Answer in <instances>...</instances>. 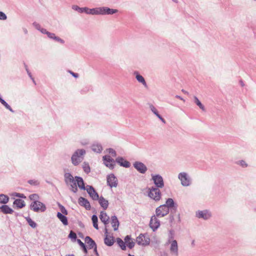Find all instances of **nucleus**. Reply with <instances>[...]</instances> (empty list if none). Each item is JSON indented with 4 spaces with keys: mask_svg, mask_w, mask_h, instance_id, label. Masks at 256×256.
I'll return each mask as SVG.
<instances>
[{
    "mask_svg": "<svg viewBox=\"0 0 256 256\" xmlns=\"http://www.w3.org/2000/svg\"><path fill=\"white\" fill-rule=\"evenodd\" d=\"M86 154L84 149H78L72 154L71 160L74 166L78 165L83 160V156Z\"/></svg>",
    "mask_w": 256,
    "mask_h": 256,
    "instance_id": "f257e3e1",
    "label": "nucleus"
},
{
    "mask_svg": "<svg viewBox=\"0 0 256 256\" xmlns=\"http://www.w3.org/2000/svg\"><path fill=\"white\" fill-rule=\"evenodd\" d=\"M80 205L84 206L87 210H90L91 206L90 202L87 199L80 196L78 200Z\"/></svg>",
    "mask_w": 256,
    "mask_h": 256,
    "instance_id": "f3484780",
    "label": "nucleus"
},
{
    "mask_svg": "<svg viewBox=\"0 0 256 256\" xmlns=\"http://www.w3.org/2000/svg\"><path fill=\"white\" fill-rule=\"evenodd\" d=\"M58 206L60 208V210L61 212H60L63 214L67 215L68 213V211L66 209V208L62 205L60 204V203L58 204Z\"/></svg>",
    "mask_w": 256,
    "mask_h": 256,
    "instance_id": "49530a36",
    "label": "nucleus"
},
{
    "mask_svg": "<svg viewBox=\"0 0 256 256\" xmlns=\"http://www.w3.org/2000/svg\"><path fill=\"white\" fill-rule=\"evenodd\" d=\"M1 211L4 214H12L14 210L8 205H2L0 207Z\"/></svg>",
    "mask_w": 256,
    "mask_h": 256,
    "instance_id": "c756f323",
    "label": "nucleus"
},
{
    "mask_svg": "<svg viewBox=\"0 0 256 256\" xmlns=\"http://www.w3.org/2000/svg\"><path fill=\"white\" fill-rule=\"evenodd\" d=\"M91 148L92 151L96 153H100L102 150V145L98 142L94 143L91 146Z\"/></svg>",
    "mask_w": 256,
    "mask_h": 256,
    "instance_id": "bb28decb",
    "label": "nucleus"
},
{
    "mask_svg": "<svg viewBox=\"0 0 256 256\" xmlns=\"http://www.w3.org/2000/svg\"><path fill=\"white\" fill-rule=\"evenodd\" d=\"M124 242H125L126 243L128 242H130V240H131V237H130V236H128V235L126 236L124 238Z\"/></svg>",
    "mask_w": 256,
    "mask_h": 256,
    "instance_id": "4d7b16f0",
    "label": "nucleus"
},
{
    "mask_svg": "<svg viewBox=\"0 0 256 256\" xmlns=\"http://www.w3.org/2000/svg\"><path fill=\"white\" fill-rule=\"evenodd\" d=\"M160 226V222L156 218V216H152L151 217L150 222V226L154 232Z\"/></svg>",
    "mask_w": 256,
    "mask_h": 256,
    "instance_id": "f8f14e48",
    "label": "nucleus"
},
{
    "mask_svg": "<svg viewBox=\"0 0 256 256\" xmlns=\"http://www.w3.org/2000/svg\"><path fill=\"white\" fill-rule=\"evenodd\" d=\"M32 25L36 30H38L39 31L42 28L40 25L36 22L32 23Z\"/></svg>",
    "mask_w": 256,
    "mask_h": 256,
    "instance_id": "603ef678",
    "label": "nucleus"
},
{
    "mask_svg": "<svg viewBox=\"0 0 256 256\" xmlns=\"http://www.w3.org/2000/svg\"><path fill=\"white\" fill-rule=\"evenodd\" d=\"M94 252L95 254L96 255V256H100L98 252V250H97V246H95L94 248Z\"/></svg>",
    "mask_w": 256,
    "mask_h": 256,
    "instance_id": "680f3d73",
    "label": "nucleus"
},
{
    "mask_svg": "<svg viewBox=\"0 0 256 256\" xmlns=\"http://www.w3.org/2000/svg\"><path fill=\"white\" fill-rule=\"evenodd\" d=\"M6 14L4 12H0V20H6Z\"/></svg>",
    "mask_w": 256,
    "mask_h": 256,
    "instance_id": "864d4df0",
    "label": "nucleus"
},
{
    "mask_svg": "<svg viewBox=\"0 0 256 256\" xmlns=\"http://www.w3.org/2000/svg\"><path fill=\"white\" fill-rule=\"evenodd\" d=\"M196 215L198 218L204 220H208L211 217V214L207 210L198 211Z\"/></svg>",
    "mask_w": 256,
    "mask_h": 256,
    "instance_id": "6ab92c4d",
    "label": "nucleus"
},
{
    "mask_svg": "<svg viewBox=\"0 0 256 256\" xmlns=\"http://www.w3.org/2000/svg\"><path fill=\"white\" fill-rule=\"evenodd\" d=\"M28 198L30 200H32V202H36L38 201H39V200L40 198L38 194H30Z\"/></svg>",
    "mask_w": 256,
    "mask_h": 256,
    "instance_id": "58836bf2",
    "label": "nucleus"
},
{
    "mask_svg": "<svg viewBox=\"0 0 256 256\" xmlns=\"http://www.w3.org/2000/svg\"><path fill=\"white\" fill-rule=\"evenodd\" d=\"M133 166L141 174H144L148 170L146 165L140 162H134Z\"/></svg>",
    "mask_w": 256,
    "mask_h": 256,
    "instance_id": "ddd939ff",
    "label": "nucleus"
},
{
    "mask_svg": "<svg viewBox=\"0 0 256 256\" xmlns=\"http://www.w3.org/2000/svg\"><path fill=\"white\" fill-rule=\"evenodd\" d=\"M100 12L102 15H111L116 13L118 10L116 9L110 8L108 7H100Z\"/></svg>",
    "mask_w": 256,
    "mask_h": 256,
    "instance_id": "2eb2a0df",
    "label": "nucleus"
},
{
    "mask_svg": "<svg viewBox=\"0 0 256 256\" xmlns=\"http://www.w3.org/2000/svg\"><path fill=\"white\" fill-rule=\"evenodd\" d=\"M150 108L152 112L164 123L166 124V120L162 118V116L159 114L156 108L152 104L150 105Z\"/></svg>",
    "mask_w": 256,
    "mask_h": 256,
    "instance_id": "393cba45",
    "label": "nucleus"
},
{
    "mask_svg": "<svg viewBox=\"0 0 256 256\" xmlns=\"http://www.w3.org/2000/svg\"><path fill=\"white\" fill-rule=\"evenodd\" d=\"M136 242L140 246H146L150 244V238L146 233L140 234L136 238Z\"/></svg>",
    "mask_w": 256,
    "mask_h": 256,
    "instance_id": "7ed1b4c3",
    "label": "nucleus"
},
{
    "mask_svg": "<svg viewBox=\"0 0 256 256\" xmlns=\"http://www.w3.org/2000/svg\"><path fill=\"white\" fill-rule=\"evenodd\" d=\"M176 98L182 100L183 102H185V100L180 96L176 95Z\"/></svg>",
    "mask_w": 256,
    "mask_h": 256,
    "instance_id": "0e129e2a",
    "label": "nucleus"
},
{
    "mask_svg": "<svg viewBox=\"0 0 256 256\" xmlns=\"http://www.w3.org/2000/svg\"><path fill=\"white\" fill-rule=\"evenodd\" d=\"M108 152L112 154L113 157H116V153L115 150L112 148H110L106 150Z\"/></svg>",
    "mask_w": 256,
    "mask_h": 256,
    "instance_id": "09e8293b",
    "label": "nucleus"
},
{
    "mask_svg": "<svg viewBox=\"0 0 256 256\" xmlns=\"http://www.w3.org/2000/svg\"><path fill=\"white\" fill-rule=\"evenodd\" d=\"M92 221L94 227L96 229L98 230V218L97 216L95 214H94L92 217Z\"/></svg>",
    "mask_w": 256,
    "mask_h": 256,
    "instance_id": "4c0bfd02",
    "label": "nucleus"
},
{
    "mask_svg": "<svg viewBox=\"0 0 256 256\" xmlns=\"http://www.w3.org/2000/svg\"><path fill=\"white\" fill-rule=\"evenodd\" d=\"M111 224L114 228V230L116 231L118 230L119 226V221L116 216H113L111 217Z\"/></svg>",
    "mask_w": 256,
    "mask_h": 256,
    "instance_id": "5701e85b",
    "label": "nucleus"
},
{
    "mask_svg": "<svg viewBox=\"0 0 256 256\" xmlns=\"http://www.w3.org/2000/svg\"><path fill=\"white\" fill-rule=\"evenodd\" d=\"M148 196L155 201H158L161 198V192L158 188L152 187L150 188Z\"/></svg>",
    "mask_w": 256,
    "mask_h": 256,
    "instance_id": "20e7f679",
    "label": "nucleus"
},
{
    "mask_svg": "<svg viewBox=\"0 0 256 256\" xmlns=\"http://www.w3.org/2000/svg\"><path fill=\"white\" fill-rule=\"evenodd\" d=\"M174 213H171L170 212V222L172 223V222L174 220V216L173 215Z\"/></svg>",
    "mask_w": 256,
    "mask_h": 256,
    "instance_id": "13d9d810",
    "label": "nucleus"
},
{
    "mask_svg": "<svg viewBox=\"0 0 256 256\" xmlns=\"http://www.w3.org/2000/svg\"><path fill=\"white\" fill-rule=\"evenodd\" d=\"M64 182L67 185L76 182L73 176L69 172L66 173L64 175Z\"/></svg>",
    "mask_w": 256,
    "mask_h": 256,
    "instance_id": "4be33fe9",
    "label": "nucleus"
},
{
    "mask_svg": "<svg viewBox=\"0 0 256 256\" xmlns=\"http://www.w3.org/2000/svg\"><path fill=\"white\" fill-rule=\"evenodd\" d=\"M102 160H104V164L106 166L111 170L114 168L116 160L112 158L110 156L106 155L104 156Z\"/></svg>",
    "mask_w": 256,
    "mask_h": 256,
    "instance_id": "6e6552de",
    "label": "nucleus"
},
{
    "mask_svg": "<svg viewBox=\"0 0 256 256\" xmlns=\"http://www.w3.org/2000/svg\"><path fill=\"white\" fill-rule=\"evenodd\" d=\"M30 209L34 212H44L46 208V205L40 201L32 202L30 204Z\"/></svg>",
    "mask_w": 256,
    "mask_h": 256,
    "instance_id": "f03ea898",
    "label": "nucleus"
},
{
    "mask_svg": "<svg viewBox=\"0 0 256 256\" xmlns=\"http://www.w3.org/2000/svg\"><path fill=\"white\" fill-rule=\"evenodd\" d=\"M26 219L28 224L32 228H35L36 227L37 224H36L33 221L30 217H26Z\"/></svg>",
    "mask_w": 256,
    "mask_h": 256,
    "instance_id": "ea45409f",
    "label": "nucleus"
},
{
    "mask_svg": "<svg viewBox=\"0 0 256 256\" xmlns=\"http://www.w3.org/2000/svg\"><path fill=\"white\" fill-rule=\"evenodd\" d=\"M135 74H136V78L137 80L139 82L142 83L145 87H146L147 84L144 77L142 76L139 74L138 72H135Z\"/></svg>",
    "mask_w": 256,
    "mask_h": 256,
    "instance_id": "72a5a7b5",
    "label": "nucleus"
},
{
    "mask_svg": "<svg viewBox=\"0 0 256 256\" xmlns=\"http://www.w3.org/2000/svg\"><path fill=\"white\" fill-rule=\"evenodd\" d=\"M9 200V198L6 195L4 194H0V203L6 204L8 202Z\"/></svg>",
    "mask_w": 256,
    "mask_h": 256,
    "instance_id": "f704fd0d",
    "label": "nucleus"
},
{
    "mask_svg": "<svg viewBox=\"0 0 256 256\" xmlns=\"http://www.w3.org/2000/svg\"><path fill=\"white\" fill-rule=\"evenodd\" d=\"M105 238H104V244L108 246H112L114 244V240L112 236H108V230L106 227L104 229Z\"/></svg>",
    "mask_w": 256,
    "mask_h": 256,
    "instance_id": "dca6fc26",
    "label": "nucleus"
},
{
    "mask_svg": "<svg viewBox=\"0 0 256 256\" xmlns=\"http://www.w3.org/2000/svg\"><path fill=\"white\" fill-rule=\"evenodd\" d=\"M75 178L76 183H77L78 188L82 190H86V186H85L82 178L80 176H76Z\"/></svg>",
    "mask_w": 256,
    "mask_h": 256,
    "instance_id": "412c9836",
    "label": "nucleus"
},
{
    "mask_svg": "<svg viewBox=\"0 0 256 256\" xmlns=\"http://www.w3.org/2000/svg\"><path fill=\"white\" fill-rule=\"evenodd\" d=\"M98 202L100 206L103 208L104 210H106L108 206V200H106L103 196L98 197Z\"/></svg>",
    "mask_w": 256,
    "mask_h": 256,
    "instance_id": "cd10ccee",
    "label": "nucleus"
},
{
    "mask_svg": "<svg viewBox=\"0 0 256 256\" xmlns=\"http://www.w3.org/2000/svg\"><path fill=\"white\" fill-rule=\"evenodd\" d=\"M167 244H170V254L174 256H178V252L177 241L176 240H172V242H167Z\"/></svg>",
    "mask_w": 256,
    "mask_h": 256,
    "instance_id": "9b49d317",
    "label": "nucleus"
},
{
    "mask_svg": "<svg viewBox=\"0 0 256 256\" xmlns=\"http://www.w3.org/2000/svg\"><path fill=\"white\" fill-rule=\"evenodd\" d=\"M85 242L88 244L89 249L94 248L97 246L95 242L90 236H86L84 239Z\"/></svg>",
    "mask_w": 256,
    "mask_h": 256,
    "instance_id": "aec40b11",
    "label": "nucleus"
},
{
    "mask_svg": "<svg viewBox=\"0 0 256 256\" xmlns=\"http://www.w3.org/2000/svg\"><path fill=\"white\" fill-rule=\"evenodd\" d=\"M13 195L16 196V197L20 198H26V196L23 194L15 192L14 194Z\"/></svg>",
    "mask_w": 256,
    "mask_h": 256,
    "instance_id": "3c124183",
    "label": "nucleus"
},
{
    "mask_svg": "<svg viewBox=\"0 0 256 256\" xmlns=\"http://www.w3.org/2000/svg\"><path fill=\"white\" fill-rule=\"evenodd\" d=\"M194 101L196 104L199 106V108L202 110L205 111L206 109L204 106L201 103L200 100L196 96H194Z\"/></svg>",
    "mask_w": 256,
    "mask_h": 256,
    "instance_id": "c9c22d12",
    "label": "nucleus"
},
{
    "mask_svg": "<svg viewBox=\"0 0 256 256\" xmlns=\"http://www.w3.org/2000/svg\"><path fill=\"white\" fill-rule=\"evenodd\" d=\"M178 178L181 181V184L184 186H188L190 184V180L188 174L182 172L178 174Z\"/></svg>",
    "mask_w": 256,
    "mask_h": 256,
    "instance_id": "423d86ee",
    "label": "nucleus"
},
{
    "mask_svg": "<svg viewBox=\"0 0 256 256\" xmlns=\"http://www.w3.org/2000/svg\"><path fill=\"white\" fill-rule=\"evenodd\" d=\"M116 162L118 163L120 166L124 167L126 168H128L130 166V164L129 162L125 160L122 157H118L116 160Z\"/></svg>",
    "mask_w": 256,
    "mask_h": 256,
    "instance_id": "a211bd4d",
    "label": "nucleus"
},
{
    "mask_svg": "<svg viewBox=\"0 0 256 256\" xmlns=\"http://www.w3.org/2000/svg\"><path fill=\"white\" fill-rule=\"evenodd\" d=\"M42 34H46L48 32V31L46 30V29L44 28H42L40 30Z\"/></svg>",
    "mask_w": 256,
    "mask_h": 256,
    "instance_id": "e2e57ef3",
    "label": "nucleus"
},
{
    "mask_svg": "<svg viewBox=\"0 0 256 256\" xmlns=\"http://www.w3.org/2000/svg\"><path fill=\"white\" fill-rule=\"evenodd\" d=\"M72 9L74 10L77 11L79 13H86V12H87L88 8L84 7V8H80L78 6L76 5H73L72 6Z\"/></svg>",
    "mask_w": 256,
    "mask_h": 256,
    "instance_id": "473e14b6",
    "label": "nucleus"
},
{
    "mask_svg": "<svg viewBox=\"0 0 256 256\" xmlns=\"http://www.w3.org/2000/svg\"><path fill=\"white\" fill-rule=\"evenodd\" d=\"M68 237L72 239H74V240H76L77 238L76 234L72 230L70 232Z\"/></svg>",
    "mask_w": 256,
    "mask_h": 256,
    "instance_id": "8fccbe9b",
    "label": "nucleus"
},
{
    "mask_svg": "<svg viewBox=\"0 0 256 256\" xmlns=\"http://www.w3.org/2000/svg\"><path fill=\"white\" fill-rule=\"evenodd\" d=\"M152 180L154 181L155 188H162L164 186V182L163 178L160 174H152Z\"/></svg>",
    "mask_w": 256,
    "mask_h": 256,
    "instance_id": "0eeeda50",
    "label": "nucleus"
},
{
    "mask_svg": "<svg viewBox=\"0 0 256 256\" xmlns=\"http://www.w3.org/2000/svg\"><path fill=\"white\" fill-rule=\"evenodd\" d=\"M106 179L107 184L110 187L116 188L118 186V179L113 174H111L109 175H108Z\"/></svg>",
    "mask_w": 256,
    "mask_h": 256,
    "instance_id": "9d476101",
    "label": "nucleus"
},
{
    "mask_svg": "<svg viewBox=\"0 0 256 256\" xmlns=\"http://www.w3.org/2000/svg\"><path fill=\"white\" fill-rule=\"evenodd\" d=\"M127 244V246H128L130 248V249H132V248H133L134 246V244H135V243L133 242V241H132V242H128L126 243Z\"/></svg>",
    "mask_w": 256,
    "mask_h": 256,
    "instance_id": "5fc2aeb1",
    "label": "nucleus"
},
{
    "mask_svg": "<svg viewBox=\"0 0 256 256\" xmlns=\"http://www.w3.org/2000/svg\"><path fill=\"white\" fill-rule=\"evenodd\" d=\"M170 210L164 204L160 205L158 207L156 210V216L158 217H164L167 215Z\"/></svg>",
    "mask_w": 256,
    "mask_h": 256,
    "instance_id": "39448f33",
    "label": "nucleus"
},
{
    "mask_svg": "<svg viewBox=\"0 0 256 256\" xmlns=\"http://www.w3.org/2000/svg\"><path fill=\"white\" fill-rule=\"evenodd\" d=\"M82 168L84 172L86 174H88L90 171V166L88 164L84 162L83 164Z\"/></svg>",
    "mask_w": 256,
    "mask_h": 256,
    "instance_id": "a18cd8bd",
    "label": "nucleus"
},
{
    "mask_svg": "<svg viewBox=\"0 0 256 256\" xmlns=\"http://www.w3.org/2000/svg\"><path fill=\"white\" fill-rule=\"evenodd\" d=\"M28 183L32 186H38L40 184V182L35 180H30L28 181Z\"/></svg>",
    "mask_w": 256,
    "mask_h": 256,
    "instance_id": "de8ad7c7",
    "label": "nucleus"
},
{
    "mask_svg": "<svg viewBox=\"0 0 256 256\" xmlns=\"http://www.w3.org/2000/svg\"><path fill=\"white\" fill-rule=\"evenodd\" d=\"M48 38H49L50 39H52L56 41H57L60 44H64V42L63 40L60 38L56 36L54 33L50 32H48V33L46 34Z\"/></svg>",
    "mask_w": 256,
    "mask_h": 256,
    "instance_id": "a878e982",
    "label": "nucleus"
},
{
    "mask_svg": "<svg viewBox=\"0 0 256 256\" xmlns=\"http://www.w3.org/2000/svg\"><path fill=\"white\" fill-rule=\"evenodd\" d=\"M240 83L241 86H244V82H242V80H240Z\"/></svg>",
    "mask_w": 256,
    "mask_h": 256,
    "instance_id": "338daca9",
    "label": "nucleus"
},
{
    "mask_svg": "<svg viewBox=\"0 0 256 256\" xmlns=\"http://www.w3.org/2000/svg\"><path fill=\"white\" fill-rule=\"evenodd\" d=\"M77 242L80 244V246L82 248L84 252L86 254L88 253V250L84 244L83 242H82L80 239L77 240Z\"/></svg>",
    "mask_w": 256,
    "mask_h": 256,
    "instance_id": "c03bdc74",
    "label": "nucleus"
},
{
    "mask_svg": "<svg viewBox=\"0 0 256 256\" xmlns=\"http://www.w3.org/2000/svg\"><path fill=\"white\" fill-rule=\"evenodd\" d=\"M66 256H74V254H68V255H66Z\"/></svg>",
    "mask_w": 256,
    "mask_h": 256,
    "instance_id": "774afa93",
    "label": "nucleus"
},
{
    "mask_svg": "<svg viewBox=\"0 0 256 256\" xmlns=\"http://www.w3.org/2000/svg\"><path fill=\"white\" fill-rule=\"evenodd\" d=\"M13 204L20 208H22L26 206L24 202L21 199H16Z\"/></svg>",
    "mask_w": 256,
    "mask_h": 256,
    "instance_id": "2f4dec72",
    "label": "nucleus"
},
{
    "mask_svg": "<svg viewBox=\"0 0 256 256\" xmlns=\"http://www.w3.org/2000/svg\"><path fill=\"white\" fill-rule=\"evenodd\" d=\"M56 216L64 225L66 226L68 224V218L64 214H62L60 212H58Z\"/></svg>",
    "mask_w": 256,
    "mask_h": 256,
    "instance_id": "c85d7f7f",
    "label": "nucleus"
},
{
    "mask_svg": "<svg viewBox=\"0 0 256 256\" xmlns=\"http://www.w3.org/2000/svg\"><path fill=\"white\" fill-rule=\"evenodd\" d=\"M174 232L173 230H170L168 232V242H170L172 240H174Z\"/></svg>",
    "mask_w": 256,
    "mask_h": 256,
    "instance_id": "37998d69",
    "label": "nucleus"
},
{
    "mask_svg": "<svg viewBox=\"0 0 256 256\" xmlns=\"http://www.w3.org/2000/svg\"><path fill=\"white\" fill-rule=\"evenodd\" d=\"M27 73H28V76H30V78L32 80L33 82L34 83V84H36V82L34 78L32 76V75L30 72H28Z\"/></svg>",
    "mask_w": 256,
    "mask_h": 256,
    "instance_id": "bf43d9fd",
    "label": "nucleus"
},
{
    "mask_svg": "<svg viewBox=\"0 0 256 256\" xmlns=\"http://www.w3.org/2000/svg\"><path fill=\"white\" fill-rule=\"evenodd\" d=\"M69 186H70V190L71 191H72L74 193H76L78 191V188L76 186V182H73L72 183L69 184Z\"/></svg>",
    "mask_w": 256,
    "mask_h": 256,
    "instance_id": "79ce46f5",
    "label": "nucleus"
},
{
    "mask_svg": "<svg viewBox=\"0 0 256 256\" xmlns=\"http://www.w3.org/2000/svg\"><path fill=\"white\" fill-rule=\"evenodd\" d=\"M239 164L244 168L248 166L246 162L243 160H240L239 162Z\"/></svg>",
    "mask_w": 256,
    "mask_h": 256,
    "instance_id": "6e6d98bb",
    "label": "nucleus"
},
{
    "mask_svg": "<svg viewBox=\"0 0 256 256\" xmlns=\"http://www.w3.org/2000/svg\"><path fill=\"white\" fill-rule=\"evenodd\" d=\"M164 205L168 206L171 213L176 212L178 208V204L174 202L172 198H168L167 199L166 204H164Z\"/></svg>",
    "mask_w": 256,
    "mask_h": 256,
    "instance_id": "1a4fd4ad",
    "label": "nucleus"
},
{
    "mask_svg": "<svg viewBox=\"0 0 256 256\" xmlns=\"http://www.w3.org/2000/svg\"><path fill=\"white\" fill-rule=\"evenodd\" d=\"M100 220L104 224L105 226L109 223L110 218L107 215L106 213L104 212H100Z\"/></svg>",
    "mask_w": 256,
    "mask_h": 256,
    "instance_id": "b1692460",
    "label": "nucleus"
},
{
    "mask_svg": "<svg viewBox=\"0 0 256 256\" xmlns=\"http://www.w3.org/2000/svg\"><path fill=\"white\" fill-rule=\"evenodd\" d=\"M86 190L92 200H98L99 197L98 194L92 186L88 185L86 186Z\"/></svg>",
    "mask_w": 256,
    "mask_h": 256,
    "instance_id": "4468645a",
    "label": "nucleus"
},
{
    "mask_svg": "<svg viewBox=\"0 0 256 256\" xmlns=\"http://www.w3.org/2000/svg\"><path fill=\"white\" fill-rule=\"evenodd\" d=\"M100 8H88L87 12H86V14H100Z\"/></svg>",
    "mask_w": 256,
    "mask_h": 256,
    "instance_id": "7c9ffc66",
    "label": "nucleus"
},
{
    "mask_svg": "<svg viewBox=\"0 0 256 256\" xmlns=\"http://www.w3.org/2000/svg\"><path fill=\"white\" fill-rule=\"evenodd\" d=\"M116 242L122 250H126V246L125 242H124L120 238H116Z\"/></svg>",
    "mask_w": 256,
    "mask_h": 256,
    "instance_id": "e433bc0d",
    "label": "nucleus"
},
{
    "mask_svg": "<svg viewBox=\"0 0 256 256\" xmlns=\"http://www.w3.org/2000/svg\"><path fill=\"white\" fill-rule=\"evenodd\" d=\"M182 92H184V94H189V93L187 91H186V90H184L183 89L182 90Z\"/></svg>",
    "mask_w": 256,
    "mask_h": 256,
    "instance_id": "69168bd1",
    "label": "nucleus"
},
{
    "mask_svg": "<svg viewBox=\"0 0 256 256\" xmlns=\"http://www.w3.org/2000/svg\"><path fill=\"white\" fill-rule=\"evenodd\" d=\"M70 74L74 78H77L78 77V74L77 73H74L72 71H70Z\"/></svg>",
    "mask_w": 256,
    "mask_h": 256,
    "instance_id": "052dcab7",
    "label": "nucleus"
},
{
    "mask_svg": "<svg viewBox=\"0 0 256 256\" xmlns=\"http://www.w3.org/2000/svg\"><path fill=\"white\" fill-rule=\"evenodd\" d=\"M0 102L6 107V108L8 110L12 112H14L10 105H8V104L2 98H0Z\"/></svg>",
    "mask_w": 256,
    "mask_h": 256,
    "instance_id": "a19ab883",
    "label": "nucleus"
}]
</instances>
